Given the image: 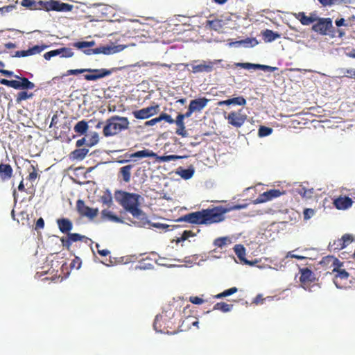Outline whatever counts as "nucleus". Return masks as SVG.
Masks as SVG:
<instances>
[{"mask_svg":"<svg viewBox=\"0 0 355 355\" xmlns=\"http://www.w3.org/2000/svg\"><path fill=\"white\" fill-rule=\"evenodd\" d=\"M329 248L330 250L339 251L345 248V245L343 243H341V240L338 239L330 243L329 245Z\"/></svg>","mask_w":355,"mask_h":355,"instance_id":"obj_37","label":"nucleus"},{"mask_svg":"<svg viewBox=\"0 0 355 355\" xmlns=\"http://www.w3.org/2000/svg\"><path fill=\"white\" fill-rule=\"evenodd\" d=\"M128 46L126 45H113V46H102L94 49L84 50L83 53L87 55L99 54L103 53L105 55L116 53L125 49Z\"/></svg>","mask_w":355,"mask_h":355,"instance_id":"obj_10","label":"nucleus"},{"mask_svg":"<svg viewBox=\"0 0 355 355\" xmlns=\"http://www.w3.org/2000/svg\"><path fill=\"white\" fill-rule=\"evenodd\" d=\"M321 263L330 265L332 268L331 273L334 274L333 281L338 288L346 287L349 274L343 268V262L334 256H327L322 259Z\"/></svg>","mask_w":355,"mask_h":355,"instance_id":"obj_4","label":"nucleus"},{"mask_svg":"<svg viewBox=\"0 0 355 355\" xmlns=\"http://www.w3.org/2000/svg\"><path fill=\"white\" fill-rule=\"evenodd\" d=\"M102 216L103 218H108L112 221L117 223L121 222V220L118 216L113 215L110 211L107 209H104L102 211Z\"/></svg>","mask_w":355,"mask_h":355,"instance_id":"obj_41","label":"nucleus"},{"mask_svg":"<svg viewBox=\"0 0 355 355\" xmlns=\"http://www.w3.org/2000/svg\"><path fill=\"white\" fill-rule=\"evenodd\" d=\"M95 45L94 41L77 42L73 44V46L78 49L87 50V48L93 47Z\"/></svg>","mask_w":355,"mask_h":355,"instance_id":"obj_33","label":"nucleus"},{"mask_svg":"<svg viewBox=\"0 0 355 355\" xmlns=\"http://www.w3.org/2000/svg\"><path fill=\"white\" fill-rule=\"evenodd\" d=\"M234 252L240 259L242 260L244 259L245 255V250L243 245H236L234 247Z\"/></svg>","mask_w":355,"mask_h":355,"instance_id":"obj_46","label":"nucleus"},{"mask_svg":"<svg viewBox=\"0 0 355 355\" xmlns=\"http://www.w3.org/2000/svg\"><path fill=\"white\" fill-rule=\"evenodd\" d=\"M171 318L167 315V311L162 312L161 314L157 315L155 317L153 327L156 331L163 332L166 334H175V331H170L169 329H172L171 324L172 322L170 321Z\"/></svg>","mask_w":355,"mask_h":355,"instance_id":"obj_8","label":"nucleus"},{"mask_svg":"<svg viewBox=\"0 0 355 355\" xmlns=\"http://www.w3.org/2000/svg\"><path fill=\"white\" fill-rule=\"evenodd\" d=\"M286 257L295 258V259H297L298 260H304V259H306L305 257L301 256V255L295 254L293 253V252H288L287 255H286Z\"/></svg>","mask_w":355,"mask_h":355,"instance_id":"obj_63","label":"nucleus"},{"mask_svg":"<svg viewBox=\"0 0 355 355\" xmlns=\"http://www.w3.org/2000/svg\"><path fill=\"white\" fill-rule=\"evenodd\" d=\"M135 164L130 163L120 168L118 173V177L121 178L122 180L124 182L128 183L131 180L132 169L133 168Z\"/></svg>","mask_w":355,"mask_h":355,"instance_id":"obj_20","label":"nucleus"},{"mask_svg":"<svg viewBox=\"0 0 355 355\" xmlns=\"http://www.w3.org/2000/svg\"><path fill=\"white\" fill-rule=\"evenodd\" d=\"M225 119L227 121L229 125L234 128H241L248 119V116L243 109L231 111Z\"/></svg>","mask_w":355,"mask_h":355,"instance_id":"obj_9","label":"nucleus"},{"mask_svg":"<svg viewBox=\"0 0 355 355\" xmlns=\"http://www.w3.org/2000/svg\"><path fill=\"white\" fill-rule=\"evenodd\" d=\"M126 157L129 158H144V157H154L156 161L158 162H166L169 161H176L178 159H181L186 156H180L176 155H157L155 153L148 149H144L142 150H139L133 153V154L127 155Z\"/></svg>","mask_w":355,"mask_h":355,"instance_id":"obj_7","label":"nucleus"},{"mask_svg":"<svg viewBox=\"0 0 355 355\" xmlns=\"http://www.w3.org/2000/svg\"><path fill=\"white\" fill-rule=\"evenodd\" d=\"M266 299L263 297L261 294L257 295L252 301V303L254 304H263V301Z\"/></svg>","mask_w":355,"mask_h":355,"instance_id":"obj_59","label":"nucleus"},{"mask_svg":"<svg viewBox=\"0 0 355 355\" xmlns=\"http://www.w3.org/2000/svg\"><path fill=\"white\" fill-rule=\"evenodd\" d=\"M48 47H49V46L46 45V44L35 45V46L31 47L33 54V55L40 54L41 52H42L44 49H47Z\"/></svg>","mask_w":355,"mask_h":355,"instance_id":"obj_50","label":"nucleus"},{"mask_svg":"<svg viewBox=\"0 0 355 355\" xmlns=\"http://www.w3.org/2000/svg\"><path fill=\"white\" fill-rule=\"evenodd\" d=\"M33 93H28L26 91H22L17 94V97H16V102L17 103H19L22 101H25L26 99L33 98Z\"/></svg>","mask_w":355,"mask_h":355,"instance_id":"obj_39","label":"nucleus"},{"mask_svg":"<svg viewBox=\"0 0 355 355\" xmlns=\"http://www.w3.org/2000/svg\"><path fill=\"white\" fill-rule=\"evenodd\" d=\"M238 67H240L245 69H259L260 64H252L249 62L245 63H238L236 64Z\"/></svg>","mask_w":355,"mask_h":355,"instance_id":"obj_45","label":"nucleus"},{"mask_svg":"<svg viewBox=\"0 0 355 355\" xmlns=\"http://www.w3.org/2000/svg\"><path fill=\"white\" fill-rule=\"evenodd\" d=\"M13 173V169L9 164H0V178L2 181L10 180Z\"/></svg>","mask_w":355,"mask_h":355,"instance_id":"obj_22","label":"nucleus"},{"mask_svg":"<svg viewBox=\"0 0 355 355\" xmlns=\"http://www.w3.org/2000/svg\"><path fill=\"white\" fill-rule=\"evenodd\" d=\"M178 173L184 180H189L192 178L194 174V169L193 168H180Z\"/></svg>","mask_w":355,"mask_h":355,"instance_id":"obj_36","label":"nucleus"},{"mask_svg":"<svg viewBox=\"0 0 355 355\" xmlns=\"http://www.w3.org/2000/svg\"><path fill=\"white\" fill-rule=\"evenodd\" d=\"M88 123L85 120L78 121L74 126V132L79 135H84L88 130Z\"/></svg>","mask_w":355,"mask_h":355,"instance_id":"obj_29","label":"nucleus"},{"mask_svg":"<svg viewBox=\"0 0 355 355\" xmlns=\"http://www.w3.org/2000/svg\"><path fill=\"white\" fill-rule=\"evenodd\" d=\"M214 67V62L211 61L202 60L198 64L192 65V72L193 73H209L211 72Z\"/></svg>","mask_w":355,"mask_h":355,"instance_id":"obj_18","label":"nucleus"},{"mask_svg":"<svg viewBox=\"0 0 355 355\" xmlns=\"http://www.w3.org/2000/svg\"><path fill=\"white\" fill-rule=\"evenodd\" d=\"M189 301L194 304H201L204 302V300L202 298L197 297V296L190 297Z\"/></svg>","mask_w":355,"mask_h":355,"instance_id":"obj_57","label":"nucleus"},{"mask_svg":"<svg viewBox=\"0 0 355 355\" xmlns=\"http://www.w3.org/2000/svg\"><path fill=\"white\" fill-rule=\"evenodd\" d=\"M153 120H154L155 124L158 122H160L161 121H163V120L169 124H173L175 122L174 119H172L171 115H169L165 112H162L158 117L154 118Z\"/></svg>","mask_w":355,"mask_h":355,"instance_id":"obj_34","label":"nucleus"},{"mask_svg":"<svg viewBox=\"0 0 355 355\" xmlns=\"http://www.w3.org/2000/svg\"><path fill=\"white\" fill-rule=\"evenodd\" d=\"M76 210L81 216H85L90 219L94 218L98 214L97 208L94 209L87 206L84 200L78 199L76 202Z\"/></svg>","mask_w":355,"mask_h":355,"instance_id":"obj_13","label":"nucleus"},{"mask_svg":"<svg viewBox=\"0 0 355 355\" xmlns=\"http://www.w3.org/2000/svg\"><path fill=\"white\" fill-rule=\"evenodd\" d=\"M37 171H38V169L37 168L36 166H35L34 165H31V166L28 169L29 175L26 178V179L28 181L34 182L37 179V178L40 176L38 175Z\"/></svg>","mask_w":355,"mask_h":355,"instance_id":"obj_38","label":"nucleus"},{"mask_svg":"<svg viewBox=\"0 0 355 355\" xmlns=\"http://www.w3.org/2000/svg\"><path fill=\"white\" fill-rule=\"evenodd\" d=\"M89 150L86 148H78L74 150L71 153V156L73 159H78V160H82L83 159L87 154L88 153Z\"/></svg>","mask_w":355,"mask_h":355,"instance_id":"obj_32","label":"nucleus"},{"mask_svg":"<svg viewBox=\"0 0 355 355\" xmlns=\"http://www.w3.org/2000/svg\"><path fill=\"white\" fill-rule=\"evenodd\" d=\"M297 19H298L302 25L309 26L311 24L316 21L317 17L315 14H311L310 16H306L305 12H300L295 15Z\"/></svg>","mask_w":355,"mask_h":355,"instance_id":"obj_23","label":"nucleus"},{"mask_svg":"<svg viewBox=\"0 0 355 355\" xmlns=\"http://www.w3.org/2000/svg\"><path fill=\"white\" fill-rule=\"evenodd\" d=\"M56 223L62 233L68 234V233H70V231L73 229V223L69 218H58Z\"/></svg>","mask_w":355,"mask_h":355,"instance_id":"obj_21","label":"nucleus"},{"mask_svg":"<svg viewBox=\"0 0 355 355\" xmlns=\"http://www.w3.org/2000/svg\"><path fill=\"white\" fill-rule=\"evenodd\" d=\"M44 227V220L42 218H40L39 219H37V220L36 222L35 229L36 230H38L43 229Z\"/></svg>","mask_w":355,"mask_h":355,"instance_id":"obj_60","label":"nucleus"},{"mask_svg":"<svg viewBox=\"0 0 355 355\" xmlns=\"http://www.w3.org/2000/svg\"><path fill=\"white\" fill-rule=\"evenodd\" d=\"M237 291H238V288L236 287H232L229 289L224 291L223 292H222L219 294H217L216 295H215V298L220 299V298L225 297H227V296H230L231 295L236 293Z\"/></svg>","mask_w":355,"mask_h":355,"instance_id":"obj_40","label":"nucleus"},{"mask_svg":"<svg viewBox=\"0 0 355 355\" xmlns=\"http://www.w3.org/2000/svg\"><path fill=\"white\" fill-rule=\"evenodd\" d=\"M295 191L297 194L305 198H312L314 193V189L313 188L306 189L302 185H300L297 188L295 189Z\"/></svg>","mask_w":355,"mask_h":355,"instance_id":"obj_28","label":"nucleus"},{"mask_svg":"<svg viewBox=\"0 0 355 355\" xmlns=\"http://www.w3.org/2000/svg\"><path fill=\"white\" fill-rule=\"evenodd\" d=\"M284 192H281L279 189H270L267 191L261 193L257 198L254 200L255 204L263 203L270 200H272L274 198L279 197L281 195L284 194Z\"/></svg>","mask_w":355,"mask_h":355,"instance_id":"obj_16","label":"nucleus"},{"mask_svg":"<svg viewBox=\"0 0 355 355\" xmlns=\"http://www.w3.org/2000/svg\"><path fill=\"white\" fill-rule=\"evenodd\" d=\"M272 132V129L269 127L261 125L259 128L258 135L263 137L270 135Z\"/></svg>","mask_w":355,"mask_h":355,"instance_id":"obj_44","label":"nucleus"},{"mask_svg":"<svg viewBox=\"0 0 355 355\" xmlns=\"http://www.w3.org/2000/svg\"><path fill=\"white\" fill-rule=\"evenodd\" d=\"M129 128L130 121L127 117L113 115L105 120L103 127V135L105 137H112Z\"/></svg>","mask_w":355,"mask_h":355,"instance_id":"obj_5","label":"nucleus"},{"mask_svg":"<svg viewBox=\"0 0 355 355\" xmlns=\"http://www.w3.org/2000/svg\"><path fill=\"white\" fill-rule=\"evenodd\" d=\"M21 5L30 10H43L45 11L69 12L73 9V5L60 2L56 0H21Z\"/></svg>","mask_w":355,"mask_h":355,"instance_id":"obj_3","label":"nucleus"},{"mask_svg":"<svg viewBox=\"0 0 355 355\" xmlns=\"http://www.w3.org/2000/svg\"><path fill=\"white\" fill-rule=\"evenodd\" d=\"M198 259V257L196 255L186 257L184 260L178 259V261L180 263H185L188 264H192L196 263Z\"/></svg>","mask_w":355,"mask_h":355,"instance_id":"obj_53","label":"nucleus"},{"mask_svg":"<svg viewBox=\"0 0 355 355\" xmlns=\"http://www.w3.org/2000/svg\"><path fill=\"white\" fill-rule=\"evenodd\" d=\"M243 205H235L232 208H225L223 206H216L212 208L203 209L201 211H194L185 214L179 218L178 222H186L190 224L210 225L218 223L225 218V214L232 209H240Z\"/></svg>","mask_w":355,"mask_h":355,"instance_id":"obj_1","label":"nucleus"},{"mask_svg":"<svg viewBox=\"0 0 355 355\" xmlns=\"http://www.w3.org/2000/svg\"><path fill=\"white\" fill-rule=\"evenodd\" d=\"M82 261L81 259L78 257H75V258L72 260V261L70 263V267L71 269H79L81 266Z\"/></svg>","mask_w":355,"mask_h":355,"instance_id":"obj_51","label":"nucleus"},{"mask_svg":"<svg viewBox=\"0 0 355 355\" xmlns=\"http://www.w3.org/2000/svg\"><path fill=\"white\" fill-rule=\"evenodd\" d=\"M316 23L313 25L312 30L322 35L328 34L330 28H333L332 21L330 18H318Z\"/></svg>","mask_w":355,"mask_h":355,"instance_id":"obj_12","label":"nucleus"},{"mask_svg":"<svg viewBox=\"0 0 355 355\" xmlns=\"http://www.w3.org/2000/svg\"><path fill=\"white\" fill-rule=\"evenodd\" d=\"M209 101L205 97L198 98L190 101L189 105L193 108L195 112H200L203 110Z\"/></svg>","mask_w":355,"mask_h":355,"instance_id":"obj_24","label":"nucleus"},{"mask_svg":"<svg viewBox=\"0 0 355 355\" xmlns=\"http://www.w3.org/2000/svg\"><path fill=\"white\" fill-rule=\"evenodd\" d=\"M227 241H229V239L227 237H219L214 240V245L216 247L221 248L227 245Z\"/></svg>","mask_w":355,"mask_h":355,"instance_id":"obj_47","label":"nucleus"},{"mask_svg":"<svg viewBox=\"0 0 355 355\" xmlns=\"http://www.w3.org/2000/svg\"><path fill=\"white\" fill-rule=\"evenodd\" d=\"M115 69L112 68L110 69L101 68V69H69L66 71V73L64 75L65 76L70 75H78L84 73H87L85 74L84 79L87 81H96L98 79L105 78L111 75Z\"/></svg>","mask_w":355,"mask_h":355,"instance_id":"obj_6","label":"nucleus"},{"mask_svg":"<svg viewBox=\"0 0 355 355\" xmlns=\"http://www.w3.org/2000/svg\"><path fill=\"white\" fill-rule=\"evenodd\" d=\"M300 282L304 288H306L311 283L315 280L314 273L308 268L300 269Z\"/></svg>","mask_w":355,"mask_h":355,"instance_id":"obj_15","label":"nucleus"},{"mask_svg":"<svg viewBox=\"0 0 355 355\" xmlns=\"http://www.w3.org/2000/svg\"><path fill=\"white\" fill-rule=\"evenodd\" d=\"M259 69H261L264 71L273 72V71L277 70V68L275 67L260 64Z\"/></svg>","mask_w":355,"mask_h":355,"instance_id":"obj_58","label":"nucleus"},{"mask_svg":"<svg viewBox=\"0 0 355 355\" xmlns=\"http://www.w3.org/2000/svg\"><path fill=\"white\" fill-rule=\"evenodd\" d=\"M141 196L134 193L124 191H118L115 193L116 200L128 212L137 219H146L145 213L139 208V198Z\"/></svg>","mask_w":355,"mask_h":355,"instance_id":"obj_2","label":"nucleus"},{"mask_svg":"<svg viewBox=\"0 0 355 355\" xmlns=\"http://www.w3.org/2000/svg\"><path fill=\"white\" fill-rule=\"evenodd\" d=\"M345 22V20L343 18L336 19L335 21L336 25L338 27L342 26H347V24Z\"/></svg>","mask_w":355,"mask_h":355,"instance_id":"obj_64","label":"nucleus"},{"mask_svg":"<svg viewBox=\"0 0 355 355\" xmlns=\"http://www.w3.org/2000/svg\"><path fill=\"white\" fill-rule=\"evenodd\" d=\"M193 112H195V111L190 105H189L188 110L185 113L178 114L176 117L184 120L185 118H189Z\"/></svg>","mask_w":355,"mask_h":355,"instance_id":"obj_52","label":"nucleus"},{"mask_svg":"<svg viewBox=\"0 0 355 355\" xmlns=\"http://www.w3.org/2000/svg\"><path fill=\"white\" fill-rule=\"evenodd\" d=\"M315 214V211L313 209L306 208L303 211L304 219L309 220Z\"/></svg>","mask_w":355,"mask_h":355,"instance_id":"obj_54","label":"nucleus"},{"mask_svg":"<svg viewBox=\"0 0 355 355\" xmlns=\"http://www.w3.org/2000/svg\"><path fill=\"white\" fill-rule=\"evenodd\" d=\"M74 53L71 49L67 47L61 48V58H71Z\"/></svg>","mask_w":355,"mask_h":355,"instance_id":"obj_49","label":"nucleus"},{"mask_svg":"<svg viewBox=\"0 0 355 355\" xmlns=\"http://www.w3.org/2000/svg\"><path fill=\"white\" fill-rule=\"evenodd\" d=\"M232 104L243 106L246 104V100L243 96H238L232 98H229L225 101H221L218 103V105L219 106L230 105Z\"/></svg>","mask_w":355,"mask_h":355,"instance_id":"obj_25","label":"nucleus"},{"mask_svg":"<svg viewBox=\"0 0 355 355\" xmlns=\"http://www.w3.org/2000/svg\"><path fill=\"white\" fill-rule=\"evenodd\" d=\"M13 83H14V80H9L4 79V78L0 79V84L6 85L8 87H10L12 88H13Z\"/></svg>","mask_w":355,"mask_h":355,"instance_id":"obj_62","label":"nucleus"},{"mask_svg":"<svg viewBox=\"0 0 355 355\" xmlns=\"http://www.w3.org/2000/svg\"><path fill=\"white\" fill-rule=\"evenodd\" d=\"M206 26H208L211 30L216 31H220L223 28V21L219 19L207 20L206 21Z\"/></svg>","mask_w":355,"mask_h":355,"instance_id":"obj_31","label":"nucleus"},{"mask_svg":"<svg viewBox=\"0 0 355 355\" xmlns=\"http://www.w3.org/2000/svg\"><path fill=\"white\" fill-rule=\"evenodd\" d=\"M174 121V123H175L177 125L175 134L181 136L182 137H187L188 136V132L186 130L184 120L176 117L175 120Z\"/></svg>","mask_w":355,"mask_h":355,"instance_id":"obj_27","label":"nucleus"},{"mask_svg":"<svg viewBox=\"0 0 355 355\" xmlns=\"http://www.w3.org/2000/svg\"><path fill=\"white\" fill-rule=\"evenodd\" d=\"M236 44H243L245 47H254L257 46L259 42L256 38H246L245 40H239L236 42Z\"/></svg>","mask_w":355,"mask_h":355,"instance_id":"obj_35","label":"nucleus"},{"mask_svg":"<svg viewBox=\"0 0 355 355\" xmlns=\"http://www.w3.org/2000/svg\"><path fill=\"white\" fill-rule=\"evenodd\" d=\"M131 153H125L124 155V156L128 158L126 159H121V160H119L118 162L120 163V164H125V163H129V162H131L132 163H135L136 161H137V158H129L128 157H126L127 155H130Z\"/></svg>","mask_w":355,"mask_h":355,"instance_id":"obj_61","label":"nucleus"},{"mask_svg":"<svg viewBox=\"0 0 355 355\" xmlns=\"http://www.w3.org/2000/svg\"><path fill=\"white\" fill-rule=\"evenodd\" d=\"M99 141L98 134L96 132H94L91 134L88 140L86 143L87 146L92 147L96 145Z\"/></svg>","mask_w":355,"mask_h":355,"instance_id":"obj_43","label":"nucleus"},{"mask_svg":"<svg viewBox=\"0 0 355 355\" xmlns=\"http://www.w3.org/2000/svg\"><path fill=\"white\" fill-rule=\"evenodd\" d=\"M340 71L343 73L342 76L343 77H347L349 78H355V69H341Z\"/></svg>","mask_w":355,"mask_h":355,"instance_id":"obj_48","label":"nucleus"},{"mask_svg":"<svg viewBox=\"0 0 355 355\" xmlns=\"http://www.w3.org/2000/svg\"><path fill=\"white\" fill-rule=\"evenodd\" d=\"M196 236V234L193 233L192 231H191V230H184L182 232V234H181V236L180 237L177 238L175 241H176L177 243H178L180 242L186 241L189 237H193V236Z\"/></svg>","mask_w":355,"mask_h":355,"instance_id":"obj_42","label":"nucleus"},{"mask_svg":"<svg viewBox=\"0 0 355 355\" xmlns=\"http://www.w3.org/2000/svg\"><path fill=\"white\" fill-rule=\"evenodd\" d=\"M89 239L87 236L78 233H68L67 238L62 237L60 239L62 245L67 250H69L71 245L74 242L81 241L87 243Z\"/></svg>","mask_w":355,"mask_h":355,"instance_id":"obj_14","label":"nucleus"},{"mask_svg":"<svg viewBox=\"0 0 355 355\" xmlns=\"http://www.w3.org/2000/svg\"><path fill=\"white\" fill-rule=\"evenodd\" d=\"M353 200L348 196H339L334 199L333 205L338 210H345L352 207Z\"/></svg>","mask_w":355,"mask_h":355,"instance_id":"obj_17","label":"nucleus"},{"mask_svg":"<svg viewBox=\"0 0 355 355\" xmlns=\"http://www.w3.org/2000/svg\"><path fill=\"white\" fill-rule=\"evenodd\" d=\"M15 77L19 80H14L13 88L15 89H33L35 84L31 82L27 78L19 77L15 75Z\"/></svg>","mask_w":355,"mask_h":355,"instance_id":"obj_19","label":"nucleus"},{"mask_svg":"<svg viewBox=\"0 0 355 355\" xmlns=\"http://www.w3.org/2000/svg\"><path fill=\"white\" fill-rule=\"evenodd\" d=\"M159 112V105L158 104H155L140 110H134L132 112V115L137 119L144 120L158 114Z\"/></svg>","mask_w":355,"mask_h":355,"instance_id":"obj_11","label":"nucleus"},{"mask_svg":"<svg viewBox=\"0 0 355 355\" xmlns=\"http://www.w3.org/2000/svg\"><path fill=\"white\" fill-rule=\"evenodd\" d=\"M261 35L265 42H272L281 37L279 33L270 29L263 31Z\"/></svg>","mask_w":355,"mask_h":355,"instance_id":"obj_26","label":"nucleus"},{"mask_svg":"<svg viewBox=\"0 0 355 355\" xmlns=\"http://www.w3.org/2000/svg\"><path fill=\"white\" fill-rule=\"evenodd\" d=\"M233 309V304H227L226 302H217L214 304L213 310H218L223 313L230 312Z\"/></svg>","mask_w":355,"mask_h":355,"instance_id":"obj_30","label":"nucleus"},{"mask_svg":"<svg viewBox=\"0 0 355 355\" xmlns=\"http://www.w3.org/2000/svg\"><path fill=\"white\" fill-rule=\"evenodd\" d=\"M340 239L341 240V243H343V244L345 245V248L347 245H349L353 240L352 236L349 234H345Z\"/></svg>","mask_w":355,"mask_h":355,"instance_id":"obj_55","label":"nucleus"},{"mask_svg":"<svg viewBox=\"0 0 355 355\" xmlns=\"http://www.w3.org/2000/svg\"><path fill=\"white\" fill-rule=\"evenodd\" d=\"M339 0H318L323 6H331L336 3Z\"/></svg>","mask_w":355,"mask_h":355,"instance_id":"obj_56","label":"nucleus"}]
</instances>
